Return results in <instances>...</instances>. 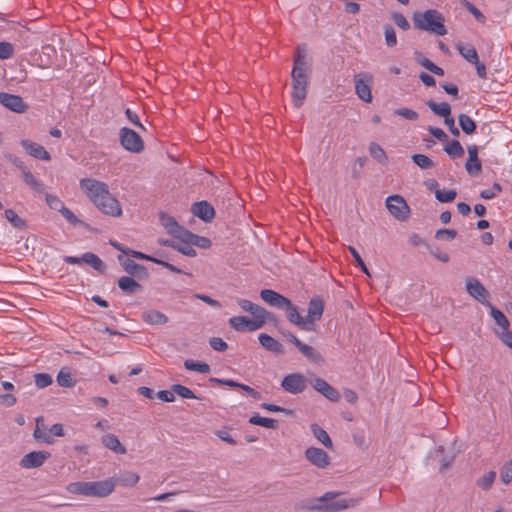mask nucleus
Segmentation results:
<instances>
[{
    "label": "nucleus",
    "instance_id": "31",
    "mask_svg": "<svg viewBox=\"0 0 512 512\" xmlns=\"http://www.w3.org/2000/svg\"><path fill=\"white\" fill-rule=\"evenodd\" d=\"M118 286L125 292L132 293L139 289L141 286L132 277L123 276L118 280Z\"/></svg>",
    "mask_w": 512,
    "mask_h": 512
},
{
    "label": "nucleus",
    "instance_id": "7",
    "mask_svg": "<svg viewBox=\"0 0 512 512\" xmlns=\"http://www.w3.org/2000/svg\"><path fill=\"white\" fill-rule=\"evenodd\" d=\"M120 143L123 148L133 153H139L144 148V143L141 137L132 129L123 127L120 130Z\"/></svg>",
    "mask_w": 512,
    "mask_h": 512
},
{
    "label": "nucleus",
    "instance_id": "35",
    "mask_svg": "<svg viewBox=\"0 0 512 512\" xmlns=\"http://www.w3.org/2000/svg\"><path fill=\"white\" fill-rule=\"evenodd\" d=\"M444 150L452 158H458L464 154V149L460 142L457 140H452L450 143H448Z\"/></svg>",
    "mask_w": 512,
    "mask_h": 512
},
{
    "label": "nucleus",
    "instance_id": "56",
    "mask_svg": "<svg viewBox=\"0 0 512 512\" xmlns=\"http://www.w3.org/2000/svg\"><path fill=\"white\" fill-rule=\"evenodd\" d=\"M13 55V45L9 42H0V59H9Z\"/></svg>",
    "mask_w": 512,
    "mask_h": 512
},
{
    "label": "nucleus",
    "instance_id": "14",
    "mask_svg": "<svg viewBox=\"0 0 512 512\" xmlns=\"http://www.w3.org/2000/svg\"><path fill=\"white\" fill-rule=\"evenodd\" d=\"M260 297L270 306L284 308L285 306L290 305V300L288 298L271 289L261 290Z\"/></svg>",
    "mask_w": 512,
    "mask_h": 512
},
{
    "label": "nucleus",
    "instance_id": "55",
    "mask_svg": "<svg viewBox=\"0 0 512 512\" xmlns=\"http://www.w3.org/2000/svg\"><path fill=\"white\" fill-rule=\"evenodd\" d=\"M394 114L399 115L408 120H416L418 118V113L414 110L408 108H399L394 111Z\"/></svg>",
    "mask_w": 512,
    "mask_h": 512
},
{
    "label": "nucleus",
    "instance_id": "13",
    "mask_svg": "<svg viewBox=\"0 0 512 512\" xmlns=\"http://www.w3.org/2000/svg\"><path fill=\"white\" fill-rule=\"evenodd\" d=\"M0 103L4 107L16 113H24L27 110V105L24 103L23 99L18 95L1 92Z\"/></svg>",
    "mask_w": 512,
    "mask_h": 512
},
{
    "label": "nucleus",
    "instance_id": "2",
    "mask_svg": "<svg viewBox=\"0 0 512 512\" xmlns=\"http://www.w3.org/2000/svg\"><path fill=\"white\" fill-rule=\"evenodd\" d=\"M414 27L437 36L447 34L445 18L441 12L436 9H427L425 11H416L412 14Z\"/></svg>",
    "mask_w": 512,
    "mask_h": 512
},
{
    "label": "nucleus",
    "instance_id": "54",
    "mask_svg": "<svg viewBox=\"0 0 512 512\" xmlns=\"http://www.w3.org/2000/svg\"><path fill=\"white\" fill-rule=\"evenodd\" d=\"M52 383V377L46 373H39L35 375V384L38 388H45Z\"/></svg>",
    "mask_w": 512,
    "mask_h": 512
},
{
    "label": "nucleus",
    "instance_id": "29",
    "mask_svg": "<svg viewBox=\"0 0 512 512\" xmlns=\"http://www.w3.org/2000/svg\"><path fill=\"white\" fill-rule=\"evenodd\" d=\"M427 106L438 116H442L444 118L450 116L451 108L450 105L446 102L435 103L433 101H429L427 102Z\"/></svg>",
    "mask_w": 512,
    "mask_h": 512
},
{
    "label": "nucleus",
    "instance_id": "15",
    "mask_svg": "<svg viewBox=\"0 0 512 512\" xmlns=\"http://www.w3.org/2000/svg\"><path fill=\"white\" fill-rule=\"evenodd\" d=\"M21 146L32 157L40 160L49 161L51 159L50 153L40 144L31 140L25 139L21 141Z\"/></svg>",
    "mask_w": 512,
    "mask_h": 512
},
{
    "label": "nucleus",
    "instance_id": "24",
    "mask_svg": "<svg viewBox=\"0 0 512 512\" xmlns=\"http://www.w3.org/2000/svg\"><path fill=\"white\" fill-rule=\"evenodd\" d=\"M142 319L148 324H165L168 321V317L160 311L148 310L143 312Z\"/></svg>",
    "mask_w": 512,
    "mask_h": 512
},
{
    "label": "nucleus",
    "instance_id": "33",
    "mask_svg": "<svg viewBox=\"0 0 512 512\" xmlns=\"http://www.w3.org/2000/svg\"><path fill=\"white\" fill-rule=\"evenodd\" d=\"M186 237H188L190 243L193 244V246H197L203 249L209 248L211 246V241L202 236H198L196 234H193L187 230L186 233H184Z\"/></svg>",
    "mask_w": 512,
    "mask_h": 512
},
{
    "label": "nucleus",
    "instance_id": "18",
    "mask_svg": "<svg viewBox=\"0 0 512 512\" xmlns=\"http://www.w3.org/2000/svg\"><path fill=\"white\" fill-rule=\"evenodd\" d=\"M237 304L241 308L242 311L248 312L254 318H262L266 319L268 312L261 306L247 300V299H238Z\"/></svg>",
    "mask_w": 512,
    "mask_h": 512
},
{
    "label": "nucleus",
    "instance_id": "37",
    "mask_svg": "<svg viewBox=\"0 0 512 512\" xmlns=\"http://www.w3.org/2000/svg\"><path fill=\"white\" fill-rule=\"evenodd\" d=\"M24 182L32 189L40 192L43 190V184L27 169L22 173Z\"/></svg>",
    "mask_w": 512,
    "mask_h": 512
},
{
    "label": "nucleus",
    "instance_id": "40",
    "mask_svg": "<svg viewBox=\"0 0 512 512\" xmlns=\"http://www.w3.org/2000/svg\"><path fill=\"white\" fill-rule=\"evenodd\" d=\"M322 396H324L325 398H327L328 400H330L332 402H337L341 398L340 393L323 380H322Z\"/></svg>",
    "mask_w": 512,
    "mask_h": 512
},
{
    "label": "nucleus",
    "instance_id": "30",
    "mask_svg": "<svg viewBox=\"0 0 512 512\" xmlns=\"http://www.w3.org/2000/svg\"><path fill=\"white\" fill-rule=\"evenodd\" d=\"M66 490L74 495L88 496V482H72L66 486Z\"/></svg>",
    "mask_w": 512,
    "mask_h": 512
},
{
    "label": "nucleus",
    "instance_id": "19",
    "mask_svg": "<svg viewBox=\"0 0 512 512\" xmlns=\"http://www.w3.org/2000/svg\"><path fill=\"white\" fill-rule=\"evenodd\" d=\"M101 443L104 445L105 448L109 449L115 454L124 455L127 452L126 448L122 445L118 437L114 434H104L101 437Z\"/></svg>",
    "mask_w": 512,
    "mask_h": 512
},
{
    "label": "nucleus",
    "instance_id": "52",
    "mask_svg": "<svg viewBox=\"0 0 512 512\" xmlns=\"http://www.w3.org/2000/svg\"><path fill=\"white\" fill-rule=\"evenodd\" d=\"M5 218L14 226V227H22L24 226V221L16 214V212L12 209L5 210Z\"/></svg>",
    "mask_w": 512,
    "mask_h": 512
},
{
    "label": "nucleus",
    "instance_id": "11",
    "mask_svg": "<svg viewBox=\"0 0 512 512\" xmlns=\"http://www.w3.org/2000/svg\"><path fill=\"white\" fill-rule=\"evenodd\" d=\"M281 386L285 391L291 394H298L305 390L306 380L303 375L293 373L284 377Z\"/></svg>",
    "mask_w": 512,
    "mask_h": 512
},
{
    "label": "nucleus",
    "instance_id": "3",
    "mask_svg": "<svg viewBox=\"0 0 512 512\" xmlns=\"http://www.w3.org/2000/svg\"><path fill=\"white\" fill-rule=\"evenodd\" d=\"M310 73V58L306 45H299L294 56L292 69V87H308Z\"/></svg>",
    "mask_w": 512,
    "mask_h": 512
},
{
    "label": "nucleus",
    "instance_id": "28",
    "mask_svg": "<svg viewBox=\"0 0 512 512\" xmlns=\"http://www.w3.org/2000/svg\"><path fill=\"white\" fill-rule=\"evenodd\" d=\"M457 49H458L459 53L461 54V56L472 64L474 62H477V60L479 59L477 51L475 50V48L472 45L459 44L457 46Z\"/></svg>",
    "mask_w": 512,
    "mask_h": 512
},
{
    "label": "nucleus",
    "instance_id": "61",
    "mask_svg": "<svg viewBox=\"0 0 512 512\" xmlns=\"http://www.w3.org/2000/svg\"><path fill=\"white\" fill-rule=\"evenodd\" d=\"M16 397L12 394H2L0 395V404L11 407L16 404Z\"/></svg>",
    "mask_w": 512,
    "mask_h": 512
},
{
    "label": "nucleus",
    "instance_id": "4",
    "mask_svg": "<svg viewBox=\"0 0 512 512\" xmlns=\"http://www.w3.org/2000/svg\"><path fill=\"white\" fill-rule=\"evenodd\" d=\"M359 495L347 496L337 492H327L322 495V511L337 512L344 509L357 507L361 504Z\"/></svg>",
    "mask_w": 512,
    "mask_h": 512
},
{
    "label": "nucleus",
    "instance_id": "58",
    "mask_svg": "<svg viewBox=\"0 0 512 512\" xmlns=\"http://www.w3.org/2000/svg\"><path fill=\"white\" fill-rule=\"evenodd\" d=\"M209 343L215 351H225L227 349V343L220 337L211 338Z\"/></svg>",
    "mask_w": 512,
    "mask_h": 512
},
{
    "label": "nucleus",
    "instance_id": "5",
    "mask_svg": "<svg viewBox=\"0 0 512 512\" xmlns=\"http://www.w3.org/2000/svg\"><path fill=\"white\" fill-rule=\"evenodd\" d=\"M374 76L369 72H359L354 76L355 94L365 103L372 102Z\"/></svg>",
    "mask_w": 512,
    "mask_h": 512
},
{
    "label": "nucleus",
    "instance_id": "48",
    "mask_svg": "<svg viewBox=\"0 0 512 512\" xmlns=\"http://www.w3.org/2000/svg\"><path fill=\"white\" fill-rule=\"evenodd\" d=\"M385 43L388 47H394L397 44V36L394 28L390 25L384 26Z\"/></svg>",
    "mask_w": 512,
    "mask_h": 512
},
{
    "label": "nucleus",
    "instance_id": "60",
    "mask_svg": "<svg viewBox=\"0 0 512 512\" xmlns=\"http://www.w3.org/2000/svg\"><path fill=\"white\" fill-rule=\"evenodd\" d=\"M456 237V231L451 229H441L436 232V238L440 240H452Z\"/></svg>",
    "mask_w": 512,
    "mask_h": 512
},
{
    "label": "nucleus",
    "instance_id": "1",
    "mask_svg": "<svg viewBox=\"0 0 512 512\" xmlns=\"http://www.w3.org/2000/svg\"><path fill=\"white\" fill-rule=\"evenodd\" d=\"M81 191L105 215L120 217L122 207L120 202L109 192L105 182L94 178H83L79 182Z\"/></svg>",
    "mask_w": 512,
    "mask_h": 512
},
{
    "label": "nucleus",
    "instance_id": "26",
    "mask_svg": "<svg viewBox=\"0 0 512 512\" xmlns=\"http://www.w3.org/2000/svg\"><path fill=\"white\" fill-rule=\"evenodd\" d=\"M370 156L376 160L378 163L382 165H386L388 162V157L384 151V149L377 144L376 142H371L368 147Z\"/></svg>",
    "mask_w": 512,
    "mask_h": 512
},
{
    "label": "nucleus",
    "instance_id": "22",
    "mask_svg": "<svg viewBox=\"0 0 512 512\" xmlns=\"http://www.w3.org/2000/svg\"><path fill=\"white\" fill-rule=\"evenodd\" d=\"M161 221H162V224L163 226L165 227V229L167 230V232L169 234H171L172 236H174L175 238L176 237H179L180 235H184V233L187 232L186 229H184L183 227H181L174 218L170 217V216H163L161 218Z\"/></svg>",
    "mask_w": 512,
    "mask_h": 512
},
{
    "label": "nucleus",
    "instance_id": "21",
    "mask_svg": "<svg viewBox=\"0 0 512 512\" xmlns=\"http://www.w3.org/2000/svg\"><path fill=\"white\" fill-rule=\"evenodd\" d=\"M33 436L38 442L46 444L54 443V438L47 432L42 417L36 419V428L34 430Z\"/></svg>",
    "mask_w": 512,
    "mask_h": 512
},
{
    "label": "nucleus",
    "instance_id": "41",
    "mask_svg": "<svg viewBox=\"0 0 512 512\" xmlns=\"http://www.w3.org/2000/svg\"><path fill=\"white\" fill-rule=\"evenodd\" d=\"M308 87H292V100L296 107H300L306 98Z\"/></svg>",
    "mask_w": 512,
    "mask_h": 512
},
{
    "label": "nucleus",
    "instance_id": "6",
    "mask_svg": "<svg viewBox=\"0 0 512 512\" xmlns=\"http://www.w3.org/2000/svg\"><path fill=\"white\" fill-rule=\"evenodd\" d=\"M386 208L389 213L399 221H405L410 215V208L400 195H391L386 198Z\"/></svg>",
    "mask_w": 512,
    "mask_h": 512
},
{
    "label": "nucleus",
    "instance_id": "46",
    "mask_svg": "<svg viewBox=\"0 0 512 512\" xmlns=\"http://www.w3.org/2000/svg\"><path fill=\"white\" fill-rule=\"evenodd\" d=\"M457 196L454 190H436L435 198L441 203L452 202Z\"/></svg>",
    "mask_w": 512,
    "mask_h": 512
},
{
    "label": "nucleus",
    "instance_id": "16",
    "mask_svg": "<svg viewBox=\"0 0 512 512\" xmlns=\"http://www.w3.org/2000/svg\"><path fill=\"white\" fill-rule=\"evenodd\" d=\"M191 211L205 222H211L215 216L214 208L207 201H200L192 205Z\"/></svg>",
    "mask_w": 512,
    "mask_h": 512
},
{
    "label": "nucleus",
    "instance_id": "17",
    "mask_svg": "<svg viewBox=\"0 0 512 512\" xmlns=\"http://www.w3.org/2000/svg\"><path fill=\"white\" fill-rule=\"evenodd\" d=\"M175 239H176L175 241L168 243V245L171 246L172 248L176 249L183 255H186L189 257L196 256V251L193 248V244L190 243L188 237H186L185 235H180L179 237H176Z\"/></svg>",
    "mask_w": 512,
    "mask_h": 512
},
{
    "label": "nucleus",
    "instance_id": "44",
    "mask_svg": "<svg viewBox=\"0 0 512 512\" xmlns=\"http://www.w3.org/2000/svg\"><path fill=\"white\" fill-rule=\"evenodd\" d=\"M57 382L62 387H72L74 385L71 373L65 369H61L59 371L57 375Z\"/></svg>",
    "mask_w": 512,
    "mask_h": 512
},
{
    "label": "nucleus",
    "instance_id": "45",
    "mask_svg": "<svg viewBox=\"0 0 512 512\" xmlns=\"http://www.w3.org/2000/svg\"><path fill=\"white\" fill-rule=\"evenodd\" d=\"M119 261L121 262L124 270L129 274H136L138 271L144 269L141 265L135 263L133 260L122 259L121 256H119Z\"/></svg>",
    "mask_w": 512,
    "mask_h": 512
},
{
    "label": "nucleus",
    "instance_id": "57",
    "mask_svg": "<svg viewBox=\"0 0 512 512\" xmlns=\"http://www.w3.org/2000/svg\"><path fill=\"white\" fill-rule=\"evenodd\" d=\"M349 251L351 253V255L353 256V258L355 259L356 263L358 264V266L361 268V270L369 275V271L364 263V261L362 260L360 254L357 252V250L353 247V246H349Z\"/></svg>",
    "mask_w": 512,
    "mask_h": 512
},
{
    "label": "nucleus",
    "instance_id": "39",
    "mask_svg": "<svg viewBox=\"0 0 512 512\" xmlns=\"http://www.w3.org/2000/svg\"><path fill=\"white\" fill-rule=\"evenodd\" d=\"M140 476L134 472H125L119 478V484L124 487H133L139 482Z\"/></svg>",
    "mask_w": 512,
    "mask_h": 512
},
{
    "label": "nucleus",
    "instance_id": "10",
    "mask_svg": "<svg viewBox=\"0 0 512 512\" xmlns=\"http://www.w3.org/2000/svg\"><path fill=\"white\" fill-rule=\"evenodd\" d=\"M89 497H107L115 489V482L112 479L88 482Z\"/></svg>",
    "mask_w": 512,
    "mask_h": 512
},
{
    "label": "nucleus",
    "instance_id": "49",
    "mask_svg": "<svg viewBox=\"0 0 512 512\" xmlns=\"http://www.w3.org/2000/svg\"><path fill=\"white\" fill-rule=\"evenodd\" d=\"M59 212H60V214L65 218V220H66L68 223H70V224H72V225H74V226H76V225H82V224H83V223H82V221H81V220H79V219L74 215V213H73L70 209L66 208L65 206H61V207L59 208Z\"/></svg>",
    "mask_w": 512,
    "mask_h": 512
},
{
    "label": "nucleus",
    "instance_id": "47",
    "mask_svg": "<svg viewBox=\"0 0 512 512\" xmlns=\"http://www.w3.org/2000/svg\"><path fill=\"white\" fill-rule=\"evenodd\" d=\"M495 478H496V473L494 471H490L486 474H484L478 481H477V485L484 489V490H487L489 489L492 484L494 483L495 481Z\"/></svg>",
    "mask_w": 512,
    "mask_h": 512
},
{
    "label": "nucleus",
    "instance_id": "12",
    "mask_svg": "<svg viewBox=\"0 0 512 512\" xmlns=\"http://www.w3.org/2000/svg\"><path fill=\"white\" fill-rule=\"evenodd\" d=\"M51 454L47 451H32L24 455L20 460V466L24 469L38 468L42 466Z\"/></svg>",
    "mask_w": 512,
    "mask_h": 512
},
{
    "label": "nucleus",
    "instance_id": "36",
    "mask_svg": "<svg viewBox=\"0 0 512 512\" xmlns=\"http://www.w3.org/2000/svg\"><path fill=\"white\" fill-rule=\"evenodd\" d=\"M459 125L462 131L468 135L474 133L476 129L475 122L465 114L459 115Z\"/></svg>",
    "mask_w": 512,
    "mask_h": 512
},
{
    "label": "nucleus",
    "instance_id": "64",
    "mask_svg": "<svg viewBox=\"0 0 512 512\" xmlns=\"http://www.w3.org/2000/svg\"><path fill=\"white\" fill-rule=\"evenodd\" d=\"M428 131L430 132L431 135H433L438 140L443 141V140L447 139L446 133L440 128L429 127Z\"/></svg>",
    "mask_w": 512,
    "mask_h": 512
},
{
    "label": "nucleus",
    "instance_id": "20",
    "mask_svg": "<svg viewBox=\"0 0 512 512\" xmlns=\"http://www.w3.org/2000/svg\"><path fill=\"white\" fill-rule=\"evenodd\" d=\"M466 169L470 174H477L481 170V164L478 159V149L475 145L468 147V160L466 162Z\"/></svg>",
    "mask_w": 512,
    "mask_h": 512
},
{
    "label": "nucleus",
    "instance_id": "9",
    "mask_svg": "<svg viewBox=\"0 0 512 512\" xmlns=\"http://www.w3.org/2000/svg\"><path fill=\"white\" fill-rule=\"evenodd\" d=\"M467 293L481 304L490 306L489 293L484 285L476 278L470 277L465 283Z\"/></svg>",
    "mask_w": 512,
    "mask_h": 512
},
{
    "label": "nucleus",
    "instance_id": "63",
    "mask_svg": "<svg viewBox=\"0 0 512 512\" xmlns=\"http://www.w3.org/2000/svg\"><path fill=\"white\" fill-rule=\"evenodd\" d=\"M157 397L163 402H173L175 400L174 392L168 390L159 391Z\"/></svg>",
    "mask_w": 512,
    "mask_h": 512
},
{
    "label": "nucleus",
    "instance_id": "43",
    "mask_svg": "<svg viewBox=\"0 0 512 512\" xmlns=\"http://www.w3.org/2000/svg\"><path fill=\"white\" fill-rule=\"evenodd\" d=\"M412 160L421 169H430L434 166L433 161L423 154H414Z\"/></svg>",
    "mask_w": 512,
    "mask_h": 512
},
{
    "label": "nucleus",
    "instance_id": "34",
    "mask_svg": "<svg viewBox=\"0 0 512 512\" xmlns=\"http://www.w3.org/2000/svg\"><path fill=\"white\" fill-rule=\"evenodd\" d=\"M184 367L187 370L196 371V372L203 373V374L210 372V366L207 363L197 362V361L190 360V359L186 360L184 362Z\"/></svg>",
    "mask_w": 512,
    "mask_h": 512
},
{
    "label": "nucleus",
    "instance_id": "53",
    "mask_svg": "<svg viewBox=\"0 0 512 512\" xmlns=\"http://www.w3.org/2000/svg\"><path fill=\"white\" fill-rule=\"evenodd\" d=\"M307 460L316 466H320V449L311 447L305 452Z\"/></svg>",
    "mask_w": 512,
    "mask_h": 512
},
{
    "label": "nucleus",
    "instance_id": "59",
    "mask_svg": "<svg viewBox=\"0 0 512 512\" xmlns=\"http://www.w3.org/2000/svg\"><path fill=\"white\" fill-rule=\"evenodd\" d=\"M46 203L51 209H55L58 211L61 206H64L60 198L52 194L46 195Z\"/></svg>",
    "mask_w": 512,
    "mask_h": 512
},
{
    "label": "nucleus",
    "instance_id": "51",
    "mask_svg": "<svg viewBox=\"0 0 512 512\" xmlns=\"http://www.w3.org/2000/svg\"><path fill=\"white\" fill-rule=\"evenodd\" d=\"M391 19L394 23L401 28L402 30H408L410 28V24L405 16L401 13L395 12L391 14Z\"/></svg>",
    "mask_w": 512,
    "mask_h": 512
},
{
    "label": "nucleus",
    "instance_id": "8",
    "mask_svg": "<svg viewBox=\"0 0 512 512\" xmlns=\"http://www.w3.org/2000/svg\"><path fill=\"white\" fill-rule=\"evenodd\" d=\"M266 319L254 318L249 319L245 316H234L229 319V325L236 331H256L263 327Z\"/></svg>",
    "mask_w": 512,
    "mask_h": 512
},
{
    "label": "nucleus",
    "instance_id": "32",
    "mask_svg": "<svg viewBox=\"0 0 512 512\" xmlns=\"http://www.w3.org/2000/svg\"><path fill=\"white\" fill-rule=\"evenodd\" d=\"M249 423L253 425H259L269 429H275L277 427V421L272 418L261 417L259 415H253L249 419Z\"/></svg>",
    "mask_w": 512,
    "mask_h": 512
},
{
    "label": "nucleus",
    "instance_id": "25",
    "mask_svg": "<svg viewBox=\"0 0 512 512\" xmlns=\"http://www.w3.org/2000/svg\"><path fill=\"white\" fill-rule=\"evenodd\" d=\"M260 344L267 350L275 352V353H282V345L280 342H278L276 339L271 337L268 334H260L259 337Z\"/></svg>",
    "mask_w": 512,
    "mask_h": 512
},
{
    "label": "nucleus",
    "instance_id": "38",
    "mask_svg": "<svg viewBox=\"0 0 512 512\" xmlns=\"http://www.w3.org/2000/svg\"><path fill=\"white\" fill-rule=\"evenodd\" d=\"M491 309V316L495 320V322L498 324L500 328L503 330H507L509 326V321L507 317L498 309H496L494 306L490 304Z\"/></svg>",
    "mask_w": 512,
    "mask_h": 512
},
{
    "label": "nucleus",
    "instance_id": "62",
    "mask_svg": "<svg viewBox=\"0 0 512 512\" xmlns=\"http://www.w3.org/2000/svg\"><path fill=\"white\" fill-rule=\"evenodd\" d=\"M299 351L310 360L316 358L315 350L309 345L303 343L299 348Z\"/></svg>",
    "mask_w": 512,
    "mask_h": 512
},
{
    "label": "nucleus",
    "instance_id": "27",
    "mask_svg": "<svg viewBox=\"0 0 512 512\" xmlns=\"http://www.w3.org/2000/svg\"><path fill=\"white\" fill-rule=\"evenodd\" d=\"M82 260L84 263L90 265L97 271H103L105 269V264L103 263V261L94 253H84L82 255Z\"/></svg>",
    "mask_w": 512,
    "mask_h": 512
},
{
    "label": "nucleus",
    "instance_id": "23",
    "mask_svg": "<svg viewBox=\"0 0 512 512\" xmlns=\"http://www.w3.org/2000/svg\"><path fill=\"white\" fill-rule=\"evenodd\" d=\"M284 309H286L287 318L291 323L298 325L302 329H308L310 322L304 320V318L298 313L297 308L293 306L291 302L290 305L285 306Z\"/></svg>",
    "mask_w": 512,
    "mask_h": 512
},
{
    "label": "nucleus",
    "instance_id": "42",
    "mask_svg": "<svg viewBox=\"0 0 512 512\" xmlns=\"http://www.w3.org/2000/svg\"><path fill=\"white\" fill-rule=\"evenodd\" d=\"M172 391L180 396L181 398L185 399H197L198 397L193 393L191 389H189L186 386H183L181 384H174L172 386Z\"/></svg>",
    "mask_w": 512,
    "mask_h": 512
},
{
    "label": "nucleus",
    "instance_id": "50",
    "mask_svg": "<svg viewBox=\"0 0 512 512\" xmlns=\"http://www.w3.org/2000/svg\"><path fill=\"white\" fill-rule=\"evenodd\" d=\"M500 479L506 485L512 481V461L504 463L500 472Z\"/></svg>",
    "mask_w": 512,
    "mask_h": 512
}]
</instances>
